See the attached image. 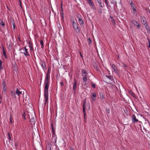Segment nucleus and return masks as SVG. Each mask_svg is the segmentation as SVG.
I'll list each match as a JSON object with an SVG mask.
<instances>
[{
	"mask_svg": "<svg viewBox=\"0 0 150 150\" xmlns=\"http://www.w3.org/2000/svg\"><path fill=\"white\" fill-rule=\"evenodd\" d=\"M96 93H94L92 94V95L91 96V97L92 98V100L93 101H95L96 100Z\"/></svg>",
	"mask_w": 150,
	"mask_h": 150,
	"instance_id": "obj_13",
	"label": "nucleus"
},
{
	"mask_svg": "<svg viewBox=\"0 0 150 150\" xmlns=\"http://www.w3.org/2000/svg\"><path fill=\"white\" fill-rule=\"evenodd\" d=\"M112 67L114 71L116 74L118 73V70L114 64L112 65Z\"/></svg>",
	"mask_w": 150,
	"mask_h": 150,
	"instance_id": "obj_10",
	"label": "nucleus"
},
{
	"mask_svg": "<svg viewBox=\"0 0 150 150\" xmlns=\"http://www.w3.org/2000/svg\"><path fill=\"white\" fill-rule=\"evenodd\" d=\"M60 84L61 85V86H63L64 85V84L62 82H60Z\"/></svg>",
	"mask_w": 150,
	"mask_h": 150,
	"instance_id": "obj_49",
	"label": "nucleus"
},
{
	"mask_svg": "<svg viewBox=\"0 0 150 150\" xmlns=\"http://www.w3.org/2000/svg\"><path fill=\"white\" fill-rule=\"evenodd\" d=\"M3 52L4 55V57L6 58H7V56H6V52H5V50H4V49H3Z\"/></svg>",
	"mask_w": 150,
	"mask_h": 150,
	"instance_id": "obj_32",
	"label": "nucleus"
},
{
	"mask_svg": "<svg viewBox=\"0 0 150 150\" xmlns=\"http://www.w3.org/2000/svg\"><path fill=\"white\" fill-rule=\"evenodd\" d=\"M50 82V75L47 73L46 76L45 83H49Z\"/></svg>",
	"mask_w": 150,
	"mask_h": 150,
	"instance_id": "obj_9",
	"label": "nucleus"
},
{
	"mask_svg": "<svg viewBox=\"0 0 150 150\" xmlns=\"http://www.w3.org/2000/svg\"><path fill=\"white\" fill-rule=\"evenodd\" d=\"M25 115H26V114H25V112H24L23 114L22 115V116L23 117L24 120H25Z\"/></svg>",
	"mask_w": 150,
	"mask_h": 150,
	"instance_id": "obj_38",
	"label": "nucleus"
},
{
	"mask_svg": "<svg viewBox=\"0 0 150 150\" xmlns=\"http://www.w3.org/2000/svg\"><path fill=\"white\" fill-rule=\"evenodd\" d=\"M62 9H63L62 8V6H61V11H62Z\"/></svg>",
	"mask_w": 150,
	"mask_h": 150,
	"instance_id": "obj_59",
	"label": "nucleus"
},
{
	"mask_svg": "<svg viewBox=\"0 0 150 150\" xmlns=\"http://www.w3.org/2000/svg\"><path fill=\"white\" fill-rule=\"evenodd\" d=\"M81 22V23L82 24H83L84 23H83V21L82 20L81 21H80Z\"/></svg>",
	"mask_w": 150,
	"mask_h": 150,
	"instance_id": "obj_47",
	"label": "nucleus"
},
{
	"mask_svg": "<svg viewBox=\"0 0 150 150\" xmlns=\"http://www.w3.org/2000/svg\"><path fill=\"white\" fill-rule=\"evenodd\" d=\"M19 2H20V5H21V1H20V0H19Z\"/></svg>",
	"mask_w": 150,
	"mask_h": 150,
	"instance_id": "obj_57",
	"label": "nucleus"
},
{
	"mask_svg": "<svg viewBox=\"0 0 150 150\" xmlns=\"http://www.w3.org/2000/svg\"><path fill=\"white\" fill-rule=\"evenodd\" d=\"M87 41L89 45L90 44L91 42V39L90 38H88L87 39Z\"/></svg>",
	"mask_w": 150,
	"mask_h": 150,
	"instance_id": "obj_29",
	"label": "nucleus"
},
{
	"mask_svg": "<svg viewBox=\"0 0 150 150\" xmlns=\"http://www.w3.org/2000/svg\"><path fill=\"white\" fill-rule=\"evenodd\" d=\"M16 94L18 96L20 97L21 95L22 94V92L19 91L18 88H17L16 91Z\"/></svg>",
	"mask_w": 150,
	"mask_h": 150,
	"instance_id": "obj_11",
	"label": "nucleus"
},
{
	"mask_svg": "<svg viewBox=\"0 0 150 150\" xmlns=\"http://www.w3.org/2000/svg\"><path fill=\"white\" fill-rule=\"evenodd\" d=\"M61 17H62V20H63V18H64V14H63V15L62 14V15Z\"/></svg>",
	"mask_w": 150,
	"mask_h": 150,
	"instance_id": "obj_48",
	"label": "nucleus"
},
{
	"mask_svg": "<svg viewBox=\"0 0 150 150\" xmlns=\"http://www.w3.org/2000/svg\"><path fill=\"white\" fill-rule=\"evenodd\" d=\"M40 44L42 46V48H43L44 47V43L42 40H41L40 41Z\"/></svg>",
	"mask_w": 150,
	"mask_h": 150,
	"instance_id": "obj_27",
	"label": "nucleus"
},
{
	"mask_svg": "<svg viewBox=\"0 0 150 150\" xmlns=\"http://www.w3.org/2000/svg\"><path fill=\"white\" fill-rule=\"evenodd\" d=\"M57 26H58V27H59V25H58V24H57Z\"/></svg>",
	"mask_w": 150,
	"mask_h": 150,
	"instance_id": "obj_64",
	"label": "nucleus"
},
{
	"mask_svg": "<svg viewBox=\"0 0 150 150\" xmlns=\"http://www.w3.org/2000/svg\"><path fill=\"white\" fill-rule=\"evenodd\" d=\"M114 3L115 4H117V2L116 1H115V2H114Z\"/></svg>",
	"mask_w": 150,
	"mask_h": 150,
	"instance_id": "obj_58",
	"label": "nucleus"
},
{
	"mask_svg": "<svg viewBox=\"0 0 150 150\" xmlns=\"http://www.w3.org/2000/svg\"><path fill=\"white\" fill-rule=\"evenodd\" d=\"M94 67L95 69H96L97 71H98V68L96 65H94Z\"/></svg>",
	"mask_w": 150,
	"mask_h": 150,
	"instance_id": "obj_39",
	"label": "nucleus"
},
{
	"mask_svg": "<svg viewBox=\"0 0 150 150\" xmlns=\"http://www.w3.org/2000/svg\"><path fill=\"white\" fill-rule=\"evenodd\" d=\"M45 98V105H46L47 103H48V96H44Z\"/></svg>",
	"mask_w": 150,
	"mask_h": 150,
	"instance_id": "obj_21",
	"label": "nucleus"
},
{
	"mask_svg": "<svg viewBox=\"0 0 150 150\" xmlns=\"http://www.w3.org/2000/svg\"><path fill=\"white\" fill-rule=\"evenodd\" d=\"M81 75L82 76H83V75H88V73H87L86 71L84 69H81Z\"/></svg>",
	"mask_w": 150,
	"mask_h": 150,
	"instance_id": "obj_15",
	"label": "nucleus"
},
{
	"mask_svg": "<svg viewBox=\"0 0 150 150\" xmlns=\"http://www.w3.org/2000/svg\"><path fill=\"white\" fill-rule=\"evenodd\" d=\"M10 122L11 123H12L13 122L12 121V118L11 117V116H10Z\"/></svg>",
	"mask_w": 150,
	"mask_h": 150,
	"instance_id": "obj_42",
	"label": "nucleus"
},
{
	"mask_svg": "<svg viewBox=\"0 0 150 150\" xmlns=\"http://www.w3.org/2000/svg\"><path fill=\"white\" fill-rule=\"evenodd\" d=\"M92 0H86L88 3H89Z\"/></svg>",
	"mask_w": 150,
	"mask_h": 150,
	"instance_id": "obj_46",
	"label": "nucleus"
},
{
	"mask_svg": "<svg viewBox=\"0 0 150 150\" xmlns=\"http://www.w3.org/2000/svg\"><path fill=\"white\" fill-rule=\"evenodd\" d=\"M141 21L142 23L144 24L147 23L145 18L143 16L141 17Z\"/></svg>",
	"mask_w": 150,
	"mask_h": 150,
	"instance_id": "obj_14",
	"label": "nucleus"
},
{
	"mask_svg": "<svg viewBox=\"0 0 150 150\" xmlns=\"http://www.w3.org/2000/svg\"><path fill=\"white\" fill-rule=\"evenodd\" d=\"M0 65H1V60H0Z\"/></svg>",
	"mask_w": 150,
	"mask_h": 150,
	"instance_id": "obj_56",
	"label": "nucleus"
},
{
	"mask_svg": "<svg viewBox=\"0 0 150 150\" xmlns=\"http://www.w3.org/2000/svg\"><path fill=\"white\" fill-rule=\"evenodd\" d=\"M132 119L133 123H135L138 122V120L136 118V117L134 114L133 115Z\"/></svg>",
	"mask_w": 150,
	"mask_h": 150,
	"instance_id": "obj_8",
	"label": "nucleus"
},
{
	"mask_svg": "<svg viewBox=\"0 0 150 150\" xmlns=\"http://www.w3.org/2000/svg\"><path fill=\"white\" fill-rule=\"evenodd\" d=\"M51 126L52 127V136L54 138V137H55V133L54 131V129L53 127V124H51Z\"/></svg>",
	"mask_w": 150,
	"mask_h": 150,
	"instance_id": "obj_18",
	"label": "nucleus"
},
{
	"mask_svg": "<svg viewBox=\"0 0 150 150\" xmlns=\"http://www.w3.org/2000/svg\"><path fill=\"white\" fill-rule=\"evenodd\" d=\"M62 3L61 6H62Z\"/></svg>",
	"mask_w": 150,
	"mask_h": 150,
	"instance_id": "obj_63",
	"label": "nucleus"
},
{
	"mask_svg": "<svg viewBox=\"0 0 150 150\" xmlns=\"http://www.w3.org/2000/svg\"><path fill=\"white\" fill-rule=\"evenodd\" d=\"M8 139L9 140V141L8 142H9V143H10V140H11V137L10 134L9 133H8Z\"/></svg>",
	"mask_w": 150,
	"mask_h": 150,
	"instance_id": "obj_30",
	"label": "nucleus"
},
{
	"mask_svg": "<svg viewBox=\"0 0 150 150\" xmlns=\"http://www.w3.org/2000/svg\"><path fill=\"white\" fill-rule=\"evenodd\" d=\"M60 13L61 15H62V14L63 15L64 14L63 9H62V11H61V12Z\"/></svg>",
	"mask_w": 150,
	"mask_h": 150,
	"instance_id": "obj_44",
	"label": "nucleus"
},
{
	"mask_svg": "<svg viewBox=\"0 0 150 150\" xmlns=\"http://www.w3.org/2000/svg\"><path fill=\"white\" fill-rule=\"evenodd\" d=\"M0 24V25H1L3 27H4L5 25V23L3 21H1V22Z\"/></svg>",
	"mask_w": 150,
	"mask_h": 150,
	"instance_id": "obj_33",
	"label": "nucleus"
},
{
	"mask_svg": "<svg viewBox=\"0 0 150 150\" xmlns=\"http://www.w3.org/2000/svg\"><path fill=\"white\" fill-rule=\"evenodd\" d=\"M80 55H81V57H82V55L80 53Z\"/></svg>",
	"mask_w": 150,
	"mask_h": 150,
	"instance_id": "obj_62",
	"label": "nucleus"
},
{
	"mask_svg": "<svg viewBox=\"0 0 150 150\" xmlns=\"http://www.w3.org/2000/svg\"><path fill=\"white\" fill-rule=\"evenodd\" d=\"M3 68L1 67V65H0V70H1V69H2Z\"/></svg>",
	"mask_w": 150,
	"mask_h": 150,
	"instance_id": "obj_52",
	"label": "nucleus"
},
{
	"mask_svg": "<svg viewBox=\"0 0 150 150\" xmlns=\"http://www.w3.org/2000/svg\"><path fill=\"white\" fill-rule=\"evenodd\" d=\"M77 88V81L76 78H74V84L73 86V89L74 90V91L76 90Z\"/></svg>",
	"mask_w": 150,
	"mask_h": 150,
	"instance_id": "obj_7",
	"label": "nucleus"
},
{
	"mask_svg": "<svg viewBox=\"0 0 150 150\" xmlns=\"http://www.w3.org/2000/svg\"><path fill=\"white\" fill-rule=\"evenodd\" d=\"M88 3L89 4L90 6H91L92 5H94V4H93V2L92 1H91V2H90L89 3Z\"/></svg>",
	"mask_w": 150,
	"mask_h": 150,
	"instance_id": "obj_31",
	"label": "nucleus"
},
{
	"mask_svg": "<svg viewBox=\"0 0 150 150\" xmlns=\"http://www.w3.org/2000/svg\"><path fill=\"white\" fill-rule=\"evenodd\" d=\"M40 65H41L42 68L44 69H46V64L45 62L42 61H40Z\"/></svg>",
	"mask_w": 150,
	"mask_h": 150,
	"instance_id": "obj_12",
	"label": "nucleus"
},
{
	"mask_svg": "<svg viewBox=\"0 0 150 150\" xmlns=\"http://www.w3.org/2000/svg\"><path fill=\"white\" fill-rule=\"evenodd\" d=\"M132 23L135 26H137L138 28H139L141 26L139 25L138 22L135 20H132L131 21Z\"/></svg>",
	"mask_w": 150,
	"mask_h": 150,
	"instance_id": "obj_5",
	"label": "nucleus"
},
{
	"mask_svg": "<svg viewBox=\"0 0 150 150\" xmlns=\"http://www.w3.org/2000/svg\"><path fill=\"white\" fill-rule=\"evenodd\" d=\"M69 149L70 150H74L73 149L72 147H71Z\"/></svg>",
	"mask_w": 150,
	"mask_h": 150,
	"instance_id": "obj_50",
	"label": "nucleus"
},
{
	"mask_svg": "<svg viewBox=\"0 0 150 150\" xmlns=\"http://www.w3.org/2000/svg\"><path fill=\"white\" fill-rule=\"evenodd\" d=\"M22 50H23V52H21V53H23L24 55L25 56H30V54L28 51V50L27 49H26L25 47H24V48H23L22 49Z\"/></svg>",
	"mask_w": 150,
	"mask_h": 150,
	"instance_id": "obj_3",
	"label": "nucleus"
},
{
	"mask_svg": "<svg viewBox=\"0 0 150 150\" xmlns=\"http://www.w3.org/2000/svg\"><path fill=\"white\" fill-rule=\"evenodd\" d=\"M56 138H57L56 137L55 138V142H56Z\"/></svg>",
	"mask_w": 150,
	"mask_h": 150,
	"instance_id": "obj_61",
	"label": "nucleus"
},
{
	"mask_svg": "<svg viewBox=\"0 0 150 150\" xmlns=\"http://www.w3.org/2000/svg\"><path fill=\"white\" fill-rule=\"evenodd\" d=\"M28 115L29 119L30 120V121L31 122H34L35 117L34 113L33 112L32 113H29Z\"/></svg>",
	"mask_w": 150,
	"mask_h": 150,
	"instance_id": "obj_1",
	"label": "nucleus"
},
{
	"mask_svg": "<svg viewBox=\"0 0 150 150\" xmlns=\"http://www.w3.org/2000/svg\"><path fill=\"white\" fill-rule=\"evenodd\" d=\"M13 28L14 29H15V25L14 24V23H13Z\"/></svg>",
	"mask_w": 150,
	"mask_h": 150,
	"instance_id": "obj_53",
	"label": "nucleus"
},
{
	"mask_svg": "<svg viewBox=\"0 0 150 150\" xmlns=\"http://www.w3.org/2000/svg\"><path fill=\"white\" fill-rule=\"evenodd\" d=\"M111 21L112 22V23L113 25H115V20L113 19V18H112Z\"/></svg>",
	"mask_w": 150,
	"mask_h": 150,
	"instance_id": "obj_36",
	"label": "nucleus"
},
{
	"mask_svg": "<svg viewBox=\"0 0 150 150\" xmlns=\"http://www.w3.org/2000/svg\"><path fill=\"white\" fill-rule=\"evenodd\" d=\"M106 76L107 78H108V79H110V80H112V77L111 76H110L106 75Z\"/></svg>",
	"mask_w": 150,
	"mask_h": 150,
	"instance_id": "obj_34",
	"label": "nucleus"
},
{
	"mask_svg": "<svg viewBox=\"0 0 150 150\" xmlns=\"http://www.w3.org/2000/svg\"><path fill=\"white\" fill-rule=\"evenodd\" d=\"M131 7L132 8L134 11H136V10L135 9V6L134 4H131Z\"/></svg>",
	"mask_w": 150,
	"mask_h": 150,
	"instance_id": "obj_25",
	"label": "nucleus"
},
{
	"mask_svg": "<svg viewBox=\"0 0 150 150\" xmlns=\"http://www.w3.org/2000/svg\"><path fill=\"white\" fill-rule=\"evenodd\" d=\"M130 4L131 5V4H133V3L132 2H131L130 3Z\"/></svg>",
	"mask_w": 150,
	"mask_h": 150,
	"instance_id": "obj_54",
	"label": "nucleus"
},
{
	"mask_svg": "<svg viewBox=\"0 0 150 150\" xmlns=\"http://www.w3.org/2000/svg\"><path fill=\"white\" fill-rule=\"evenodd\" d=\"M97 1L98 2V3L99 4L101 8H103V6H102L101 5L102 4L101 0H97Z\"/></svg>",
	"mask_w": 150,
	"mask_h": 150,
	"instance_id": "obj_23",
	"label": "nucleus"
},
{
	"mask_svg": "<svg viewBox=\"0 0 150 150\" xmlns=\"http://www.w3.org/2000/svg\"><path fill=\"white\" fill-rule=\"evenodd\" d=\"M129 93L132 96H134V93L132 91H129Z\"/></svg>",
	"mask_w": 150,
	"mask_h": 150,
	"instance_id": "obj_40",
	"label": "nucleus"
},
{
	"mask_svg": "<svg viewBox=\"0 0 150 150\" xmlns=\"http://www.w3.org/2000/svg\"><path fill=\"white\" fill-rule=\"evenodd\" d=\"M83 77V81L84 82H86L87 81V75H84L82 76Z\"/></svg>",
	"mask_w": 150,
	"mask_h": 150,
	"instance_id": "obj_16",
	"label": "nucleus"
},
{
	"mask_svg": "<svg viewBox=\"0 0 150 150\" xmlns=\"http://www.w3.org/2000/svg\"><path fill=\"white\" fill-rule=\"evenodd\" d=\"M45 83V90H48V87L49 86V83Z\"/></svg>",
	"mask_w": 150,
	"mask_h": 150,
	"instance_id": "obj_26",
	"label": "nucleus"
},
{
	"mask_svg": "<svg viewBox=\"0 0 150 150\" xmlns=\"http://www.w3.org/2000/svg\"><path fill=\"white\" fill-rule=\"evenodd\" d=\"M29 44L30 45V50H31V51H32L33 50V46L30 45V43H29Z\"/></svg>",
	"mask_w": 150,
	"mask_h": 150,
	"instance_id": "obj_37",
	"label": "nucleus"
},
{
	"mask_svg": "<svg viewBox=\"0 0 150 150\" xmlns=\"http://www.w3.org/2000/svg\"><path fill=\"white\" fill-rule=\"evenodd\" d=\"M105 1L106 4V5L108 6L109 5H108V3L107 1L106 0H105Z\"/></svg>",
	"mask_w": 150,
	"mask_h": 150,
	"instance_id": "obj_45",
	"label": "nucleus"
},
{
	"mask_svg": "<svg viewBox=\"0 0 150 150\" xmlns=\"http://www.w3.org/2000/svg\"><path fill=\"white\" fill-rule=\"evenodd\" d=\"M48 90L45 89L44 96H48Z\"/></svg>",
	"mask_w": 150,
	"mask_h": 150,
	"instance_id": "obj_19",
	"label": "nucleus"
},
{
	"mask_svg": "<svg viewBox=\"0 0 150 150\" xmlns=\"http://www.w3.org/2000/svg\"><path fill=\"white\" fill-rule=\"evenodd\" d=\"M149 48H150V42H149Z\"/></svg>",
	"mask_w": 150,
	"mask_h": 150,
	"instance_id": "obj_55",
	"label": "nucleus"
},
{
	"mask_svg": "<svg viewBox=\"0 0 150 150\" xmlns=\"http://www.w3.org/2000/svg\"><path fill=\"white\" fill-rule=\"evenodd\" d=\"M11 94L12 97L14 98H16V93H15L13 91H12L11 92Z\"/></svg>",
	"mask_w": 150,
	"mask_h": 150,
	"instance_id": "obj_17",
	"label": "nucleus"
},
{
	"mask_svg": "<svg viewBox=\"0 0 150 150\" xmlns=\"http://www.w3.org/2000/svg\"><path fill=\"white\" fill-rule=\"evenodd\" d=\"M123 65H124V66L125 67H127V65L125 64H123Z\"/></svg>",
	"mask_w": 150,
	"mask_h": 150,
	"instance_id": "obj_51",
	"label": "nucleus"
},
{
	"mask_svg": "<svg viewBox=\"0 0 150 150\" xmlns=\"http://www.w3.org/2000/svg\"><path fill=\"white\" fill-rule=\"evenodd\" d=\"M100 98L103 100H104V96L103 94L102 93H100Z\"/></svg>",
	"mask_w": 150,
	"mask_h": 150,
	"instance_id": "obj_22",
	"label": "nucleus"
},
{
	"mask_svg": "<svg viewBox=\"0 0 150 150\" xmlns=\"http://www.w3.org/2000/svg\"><path fill=\"white\" fill-rule=\"evenodd\" d=\"M106 111H107V113H110V109H106Z\"/></svg>",
	"mask_w": 150,
	"mask_h": 150,
	"instance_id": "obj_43",
	"label": "nucleus"
},
{
	"mask_svg": "<svg viewBox=\"0 0 150 150\" xmlns=\"http://www.w3.org/2000/svg\"><path fill=\"white\" fill-rule=\"evenodd\" d=\"M78 17L79 19V22L82 21L81 17H80L79 16H78Z\"/></svg>",
	"mask_w": 150,
	"mask_h": 150,
	"instance_id": "obj_41",
	"label": "nucleus"
},
{
	"mask_svg": "<svg viewBox=\"0 0 150 150\" xmlns=\"http://www.w3.org/2000/svg\"><path fill=\"white\" fill-rule=\"evenodd\" d=\"M91 7V8L93 9V10H95L96 9V8L95 7V6L94 5H93L91 6H90Z\"/></svg>",
	"mask_w": 150,
	"mask_h": 150,
	"instance_id": "obj_35",
	"label": "nucleus"
},
{
	"mask_svg": "<svg viewBox=\"0 0 150 150\" xmlns=\"http://www.w3.org/2000/svg\"><path fill=\"white\" fill-rule=\"evenodd\" d=\"M6 144H8V142H7V141H6Z\"/></svg>",
	"mask_w": 150,
	"mask_h": 150,
	"instance_id": "obj_60",
	"label": "nucleus"
},
{
	"mask_svg": "<svg viewBox=\"0 0 150 150\" xmlns=\"http://www.w3.org/2000/svg\"><path fill=\"white\" fill-rule=\"evenodd\" d=\"M2 86H3V90L4 92H2V94H5V92L6 90V83L4 80H3V83H2Z\"/></svg>",
	"mask_w": 150,
	"mask_h": 150,
	"instance_id": "obj_2",
	"label": "nucleus"
},
{
	"mask_svg": "<svg viewBox=\"0 0 150 150\" xmlns=\"http://www.w3.org/2000/svg\"><path fill=\"white\" fill-rule=\"evenodd\" d=\"M144 25H145V28L146 29L148 30H149V26L148 25L147 23H146L145 24H144Z\"/></svg>",
	"mask_w": 150,
	"mask_h": 150,
	"instance_id": "obj_24",
	"label": "nucleus"
},
{
	"mask_svg": "<svg viewBox=\"0 0 150 150\" xmlns=\"http://www.w3.org/2000/svg\"><path fill=\"white\" fill-rule=\"evenodd\" d=\"M73 27L76 31H79L78 27V25L74 21L73 22Z\"/></svg>",
	"mask_w": 150,
	"mask_h": 150,
	"instance_id": "obj_4",
	"label": "nucleus"
},
{
	"mask_svg": "<svg viewBox=\"0 0 150 150\" xmlns=\"http://www.w3.org/2000/svg\"><path fill=\"white\" fill-rule=\"evenodd\" d=\"M52 145L50 144H48V146H47L46 150H50Z\"/></svg>",
	"mask_w": 150,
	"mask_h": 150,
	"instance_id": "obj_20",
	"label": "nucleus"
},
{
	"mask_svg": "<svg viewBox=\"0 0 150 150\" xmlns=\"http://www.w3.org/2000/svg\"><path fill=\"white\" fill-rule=\"evenodd\" d=\"M91 84L92 87H93L94 88H95L96 85L93 82H91Z\"/></svg>",
	"mask_w": 150,
	"mask_h": 150,
	"instance_id": "obj_28",
	"label": "nucleus"
},
{
	"mask_svg": "<svg viewBox=\"0 0 150 150\" xmlns=\"http://www.w3.org/2000/svg\"><path fill=\"white\" fill-rule=\"evenodd\" d=\"M86 100H85L83 102V115L84 116L85 118V116H86V113H85V109L86 108Z\"/></svg>",
	"mask_w": 150,
	"mask_h": 150,
	"instance_id": "obj_6",
	"label": "nucleus"
}]
</instances>
